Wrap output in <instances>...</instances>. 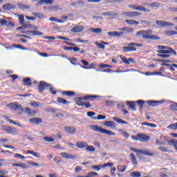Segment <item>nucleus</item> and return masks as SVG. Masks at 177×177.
I'll return each instance as SVG.
<instances>
[{
  "mask_svg": "<svg viewBox=\"0 0 177 177\" xmlns=\"http://www.w3.org/2000/svg\"><path fill=\"white\" fill-rule=\"evenodd\" d=\"M157 48L158 50H156L157 56L158 57H161L162 59H168V57H171V55H174L176 56V51L174 50V48L165 46H158Z\"/></svg>",
  "mask_w": 177,
  "mask_h": 177,
  "instance_id": "obj_1",
  "label": "nucleus"
},
{
  "mask_svg": "<svg viewBox=\"0 0 177 177\" xmlns=\"http://www.w3.org/2000/svg\"><path fill=\"white\" fill-rule=\"evenodd\" d=\"M97 97H100V96L88 95L84 97H75V100L77 106L89 109V107H91V103L89 102H83L82 100H90L91 102H93V100H95V99H97Z\"/></svg>",
  "mask_w": 177,
  "mask_h": 177,
  "instance_id": "obj_2",
  "label": "nucleus"
},
{
  "mask_svg": "<svg viewBox=\"0 0 177 177\" xmlns=\"http://www.w3.org/2000/svg\"><path fill=\"white\" fill-rule=\"evenodd\" d=\"M167 143L169 146H173L174 149H175V150H176V151H177V140H174V139L168 140V137L167 136H162L160 137V140L156 138V142H155V144L157 146L167 145Z\"/></svg>",
  "mask_w": 177,
  "mask_h": 177,
  "instance_id": "obj_3",
  "label": "nucleus"
},
{
  "mask_svg": "<svg viewBox=\"0 0 177 177\" xmlns=\"http://www.w3.org/2000/svg\"><path fill=\"white\" fill-rule=\"evenodd\" d=\"M153 30L148 29L147 30H140L137 32L136 35L142 37L144 39H151L152 41H160L161 37L157 35H153Z\"/></svg>",
  "mask_w": 177,
  "mask_h": 177,
  "instance_id": "obj_4",
  "label": "nucleus"
},
{
  "mask_svg": "<svg viewBox=\"0 0 177 177\" xmlns=\"http://www.w3.org/2000/svg\"><path fill=\"white\" fill-rule=\"evenodd\" d=\"M92 131L95 132H100V133H104V135H109V136H115V133L111 131V130H106L103 127L97 125H91L89 126Z\"/></svg>",
  "mask_w": 177,
  "mask_h": 177,
  "instance_id": "obj_5",
  "label": "nucleus"
},
{
  "mask_svg": "<svg viewBox=\"0 0 177 177\" xmlns=\"http://www.w3.org/2000/svg\"><path fill=\"white\" fill-rule=\"evenodd\" d=\"M128 46L122 47V50L124 52H136V48H140L143 46L142 44H138L134 42H131L127 44Z\"/></svg>",
  "mask_w": 177,
  "mask_h": 177,
  "instance_id": "obj_6",
  "label": "nucleus"
},
{
  "mask_svg": "<svg viewBox=\"0 0 177 177\" xmlns=\"http://www.w3.org/2000/svg\"><path fill=\"white\" fill-rule=\"evenodd\" d=\"M130 150L131 151H134V153H137L138 156H139V154H142V156H148V157H153V155L154 154V153L151 152V150L145 151L142 149H138L133 147H130Z\"/></svg>",
  "mask_w": 177,
  "mask_h": 177,
  "instance_id": "obj_7",
  "label": "nucleus"
},
{
  "mask_svg": "<svg viewBox=\"0 0 177 177\" xmlns=\"http://www.w3.org/2000/svg\"><path fill=\"white\" fill-rule=\"evenodd\" d=\"M114 164L111 162H106L104 165H92L91 166V169H93L94 171H100L101 168H107V167H113Z\"/></svg>",
  "mask_w": 177,
  "mask_h": 177,
  "instance_id": "obj_8",
  "label": "nucleus"
},
{
  "mask_svg": "<svg viewBox=\"0 0 177 177\" xmlns=\"http://www.w3.org/2000/svg\"><path fill=\"white\" fill-rule=\"evenodd\" d=\"M37 88L39 93H42L46 88H50V84H48L45 81H40Z\"/></svg>",
  "mask_w": 177,
  "mask_h": 177,
  "instance_id": "obj_9",
  "label": "nucleus"
},
{
  "mask_svg": "<svg viewBox=\"0 0 177 177\" xmlns=\"http://www.w3.org/2000/svg\"><path fill=\"white\" fill-rule=\"evenodd\" d=\"M137 138H138V140L140 141L141 143H147V142L150 140V136L143 133H138Z\"/></svg>",
  "mask_w": 177,
  "mask_h": 177,
  "instance_id": "obj_10",
  "label": "nucleus"
},
{
  "mask_svg": "<svg viewBox=\"0 0 177 177\" xmlns=\"http://www.w3.org/2000/svg\"><path fill=\"white\" fill-rule=\"evenodd\" d=\"M157 26H159V27H172L174 26V24L168 22L167 21H156Z\"/></svg>",
  "mask_w": 177,
  "mask_h": 177,
  "instance_id": "obj_11",
  "label": "nucleus"
},
{
  "mask_svg": "<svg viewBox=\"0 0 177 177\" xmlns=\"http://www.w3.org/2000/svg\"><path fill=\"white\" fill-rule=\"evenodd\" d=\"M69 60H70L71 64H73V66H80L82 68H84V70H89V69L92 68V66H84L79 63L73 62H77V58H75V57H72V58L69 59Z\"/></svg>",
  "mask_w": 177,
  "mask_h": 177,
  "instance_id": "obj_12",
  "label": "nucleus"
},
{
  "mask_svg": "<svg viewBox=\"0 0 177 177\" xmlns=\"http://www.w3.org/2000/svg\"><path fill=\"white\" fill-rule=\"evenodd\" d=\"M22 111H24V113H26V114H27L28 115H30V117H34L35 116V115L37 114V111L35 110H31L30 108L28 107H26L22 109Z\"/></svg>",
  "mask_w": 177,
  "mask_h": 177,
  "instance_id": "obj_13",
  "label": "nucleus"
},
{
  "mask_svg": "<svg viewBox=\"0 0 177 177\" xmlns=\"http://www.w3.org/2000/svg\"><path fill=\"white\" fill-rule=\"evenodd\" d=\"M120 57L122 60V62H123V63H124V64H131V63H133V64H135L136 63V61H135V59H133V58H129L128 59H127V57H122L121 55H120Z\"/></svg>",
  "mask_w": 177,
  "mask_h": 177,
  "instance_id": "obj_14",
  "label": "nucleus"
},
{
  "mask_svg": "<svg viewBox=\"0 0 177 177\" xmlns=\"http://www.w3.org/2000/svg\"><path fill=\"white\" fill-rule=\"evenodd\" d=\"M8 106L11 110H14L15 111H17V110H21L23 111V106L19 104L10 103Z\"/></svg>",
  "mask_w": 177,
  "mask_h": 177,
  "instance_id": "obj_15",
  "label": "nucleus"
},
{
  "mask_svg": "<svg viewBox=\"0 0 177 177\" xmlns=\"http://www.w3.org/2000/svg\"><path fill=\"white\" fill-rule=\"evenodd\" d=\"M0 26H6V27H14L15 24L12 21H8L6 19H0Z\"/></svg>",
  "mask_w": 177,
  "mask_h": 177,
  "instance_id": "obj_16",
  "label": "nucleus"
},
{
  "mask_svg": "<svg viewBox=\"0 0 177 177\" xmlns=\"http://www.w3.org/2000/svg\"><path fill=\"white\" fill-rule=\"evenodd\" d=\"M146 103L149 106H151V107H157L158 104H161V103H162V101L148 100V101H146Z\"/></svg>",
  "mask_w": 177,
  "mask_h": 177,
  "instance_id": "obj_17",
  "label": "nucleus"
},
{
  "mask_svg": "<svg viewBox=\"0 0 177 177\" xmlns=\"http://www.w3.org/2000/svg\"><path fill=\"white\" fill-rule=\"evenodd\" d=\"M60 156H62L63 158H66L67 160H74V158H76L75 156L67 152H62Z\"/></svg>",
  "mask_w": 177,
  "mask_h": 177,
  "instance_id": "obj_18",
  "label": "nucleus"
},
{
  "mask_svg": "<svg viewBox=\"0 0 177 177\" xmlns=\"http://www.w3.org/2000/svg\"><path fill=\"white\" fill-rule=\"evenodd\" d=\"M84 29L85 28L84 27V26H76L71 29V32H82V31H84Z\"/></svg>",
  "mask_w": 177,
  "mask_h": 177,
  "instance_id": "obj_19",
  "label": "nucleus"
},
{
  "mask_svg": "<svg viewBox=\"0 0 177 177\" xmlns=\"http://www.w3.org/2000/svg\"><path fill=\"white\" fill-rule=\"evenodd\" d=\"M64 131L67 133H70L71 135H73L75 133V132H77V129L73 127L66 126V127H64Z\"/></svg>",
  "mask_w": 177,
  "mask_h": 177,
  "instance_id": "obj_20",
  "label": "nucleus"
},
{
  "mask_svg": "<svg viewBox=\"0 0 177 177\" xmlns=\"http://www.w3.org/2000/svg\"><path fill=\"white\" fill-rule=\"evenodd\" d=\"M29 122L31 124H34L35 125H38V124H41L42 122V118H32L28 120Z\"/></svg>",
  "mask_w": 177,
  "mask_h": 177,
  "instance_id": "obj_21",
  "label": "nucleus"
},
{
  "mask_svg": "<svg viewBox=\"0 0 177 177\" xmlns=\"http://www.w3.org/2000/svg\"><path fill=\"white\" fill-rule=\"evenodd\" d=\"M3 9L4 10H12V9H16V6L12 3H5L3 5Z\"/></svg>",
  "mask_w": 177,
  "mask_h": 177,
  "instance_id": "obj_22",
  "label": "nucleus"
},
{
  "mask_svg": "<svg viewBox=\"0 0 177 177\" xmlns=\"http://www.w3.org/2000/svg\"><path fill=\"white\" fill-rule=\"evenodd\" d=\"M107 35L109 37H122V35H124V32H108Z\"/></svg>",
  "mask_w": 177,
  "mask_h": 177,
  "instance_id": "obj_23",
  "label": "nucleus"
},
{
  "mask_svg": "<svg viewBox=\"0 0 177 177\" xmlns=\"http://www.w3.org/2000/svg\"><path fill=\"white\" fill-rule=\"evenodd\" d=\"M52 5L53 1L52 0H40L36 3V6H41V5Z\"/></svg>",
  "mask_w": 177,
  "mask_h": 177,
  "instance_id": "obj_24",
  "label": "nucleus"
},
{
  "mask_svg": "<svg viewBox=\"0 0 177 177\" xmlns=\"http://www.w3.org/2000/svg\"><path fill=\"white\" fill-rule=\"evenodd\" d=\"M127 106L133 110V111H136V102L135 101H127Z\"/></svg>",
  "mask_w": 177,
  "mask_h": 177,
  "instance_id": "obj_25",
  "label": "nucleus"
},
{
  "mask_svg": "<svg viewBox=\"0 0 177 177\" xmlns=\"http://www.w3.org/2000/svg\"><path fill=\"white\" fill-rule=\"evenodd\" d=\"M12 48H16L17 49H21V50H27V48H24L21 44H12V46H6V49H12Z\"/></svg>",
  "mask_w": 177,
  "mask_h": 177,
  "instance_id": "obj_26",
  "label": "nucleus"
},
{
  "mask_svg": "<svg viewBox=\"0 0 177 177\" xmlns=\"http://www.w3.org/2000/svg\"><path fill=\"white\" fill-rule=\"evenodd\" d=\"M95 44L100 49H106V46L104 45H109V43L106 42L104 41H101L100 43H98L97 41H95Z\"/></svg>",
  "mask_w": 177,
  "mask_h": 177,
  "instance_id": "obj_27",
  "label": "nucleus"
},
{
  "mask_svg": "<svg viewBox=\"0 0 177 177\" xmlns=\"http://www.w3.org/2000/svg\"><path fill=\"white\" fill-rule=\"evenodd\" d=\"M133 28H129V27H123L120 29H119V31H121L120 32H124V34H125V32L127 34H129V32H133Z\"/></svg>",
  "mask_w": 177,
  "mask_h": 177,
  "instance_id": "obj_28",
  "label": "nucleus"
},
{
  "mask_svg": "<svg viewBox=\"0 0 177 177\" xmlns=\"http://www.w3.org/2000/svg\"><path fill=\"white\" fill-rule=\"evenodd\" d=\"M26 34H28V35H43V33L39 30H28Z\"/></svg>",
  "mask_w": 177,
  "mask_h": 177,
  "instance_id": "obj_29",
  "label": "nucleus"
},
{
  "mask_svg": "<svg viewBox=\"0 0 177 177\" xmlns=\"http://www.w3.org/2000/svg\"><path fill=\"white\" fill-rule=\"evenodd\" d=\"M76 146H77V147H78V149H85V147L86 148V147L88 146V142H77L76 143Z\"/></svg>",
  "mask_w": 177,
  "mask_h": 177,
  "instance_id": "obj_30",
  "label": "nucleus"
},
{
  "mask_svg": "<svg viewBox=\"0 0 177 177\" xmlns=\"http://www.w3.org/2000/svg\"><path fill=\"white\" fill-rule=\"evenodd\" d=\"M99 176V174L95 171H90L87 176H77L76 177H97Z\"/></svg>",
  "mask_w": 177,
  "mask_h": 177,
  "instance_id": "obj_31",
  "label": "nucleus"
},
{
  "mask_svg": "<svg viewBox=\"0 0 177 177\" xmlns=\"http://www.w3.org/2000/svg\"><path fill=\"white\" fill-rule=\"evenodd\" d=\"M62 93L63 96H68L69 97H73V96H75V92L74 91H63Z\"/></svg>",
  "mask_w": 177,
  "mask_h": 177,
  "instance_id": "obj_32",
  "label": "nucleus"
},
{
  "mask_svg": "<svg viewBox=\"0 0 177 177\" xmlns=\"http://www.w3.org/2000/svg\"><path fill=\"white\" fill-rule=\"evenodd\" d=\"M136 10H139V12H145V13H150V10L141 6H136Z\"/></svg>",
  "mask_w": 177,
  "mask_h": 177,
  "instance_id": "obj_33",
  "label": "nucleus"
},
{
  "mask_svg": "<svg viewBox=\"0 0 177 177\" xmlns=\"http://www.w3.org/2000/svg\"><path fill=\"white\" fill-rule=\"evenodd\" d=\"M23 81L25 86H31V85H32V83L31 82V78L30 77H25L24 78Z\"/></svg>",
  "mask_w": 177,
  "mask_h": 177,
  "instance_id": "obj_34",
  "label": "nucleus"
},
{
  "mask_svg": "<svg viewBox=\"0 0 177 177\" xmlns=\"http://www.w3.org/2000/svg\"><path fill=\"white\" fill-rule=\"evenodd\" d=\"M125 23L127 24H130L131 26H138L139 24V21L133 20V19H126L124 20Z\"/></svg>",
  "mask_w": 177,
  "mask_h": 177,
  "instance_id": "obj_35",
  "label": "nucleus"
},
{
  "mask_svg": "<svg viewBox=\"0 0 177 177\" xmlns=\"http://www.w3.org/2000/svg\"><path fill=\"white\" fill-rule=\"evenodd\" d=\"M129 157H130V160L132 162V165L136 167V165H138V161L136 160V158L135 157V155H133V153H131Z\"/></svg>",
  "mask_w": 177,
  "mask_h": 177,
  "instance_id": "obj_36",
  "label": "nucleus"
},
{
  "mask_svg": "<svg viewBox=\"0 0 177 177\" xmlns=\"http://www.w3.org/2000/svg\"><path fill=\"white\" fill-rule=\"evenodd\" d=\"M57 103H59L61 104H68L70 102H67V100L63 97H58L57 98Z\"/></svg>",
  "mask_w": 177,
  "mask_h": 177,
  "instance_id": "obj_37",
  "label": "nucleus"
},
{
  "mask_svg": "<svg viewBox=\"0 0 177 177\" xmlns=\"http://www.w3.org/2000/svg\"><path fill=\"white\" fill-rule=\"evenodd\" d=\"M144 5H147V6H150V8H159L160 7V3L158 2H153L151 3H145Z\"/></svg>",
  "mask_w": 177,
  "mask_h": 177,
  "instance_id": "obj_38",
  "label": "nucleus"
},
{
  "mask_svg": "<svg viewBox=\"0 0 177 177\" xmlns=\"http://www.w3.org/2000/svg\"><path fill=\"white\" fill-rule=\"evenodd\" d=\"M102 15V16H118V13H117V12L114 13V12H113V11L103 12Z\"/></svg>",
  "mask_w": 177,
  "mask_h": 177,
  "instance_id": "obj_39",
  "label": "nucleus"
},
{
  "mask_svg": "<svg viewBox=\"0 0 177 177\" xmlns=\"http://www.w3.org/2000/svg\"><path fill=\"white\" fill-rule=\"evenodd\" d=\"M43 140H44V142H47L48 143H53V142H55V138L50 136L44 137Z\"/></svg>",
  "mask_w": 177,
  "mask_h": 177,
  "instance_id": "obj_40",
  "label": "nucleus"
},
{
  "mask_svg": "<svg viewBox=\"0 0 177 177\" xmlns=\"http://www.w3.org/2000/svg\"><path fill=\"white\" fill-rule=\"evenodd\" d=\"M18 7L21 10H28V9H30V6H27V5L21 4V3L18 4Z\"/></svg>",
  "mask_w": 177,
  "mask_h": 177,
  "instance_id": "obj_41",
  "label": "nucleus"
},
{
  "mask_svg": "<svg viewBox=\"0 0 177 177\" xmlns=\"http://www.w3.org/2000/svg\"><path fill=\"white\" fill-rule=\"evenodd\" d=\"M104 125H105V127H113L115 128V122L113 121H106L104 123Z\"/></svg>",
  "mask_w": 177,
  "mask_h": 177,
  "instance_id": "obj_42",
  "label": "nucleus"
},
{
  "mask_svg": "<svg viewBox=\"0 0 177 177\" xmlns=\"http://www.w3.org/2000/svg\"><path fill=\"white\" fill-rule=\"evenodd\" d=\"M137 104H138V109L139 110H142L143 109V106H145V101L140 100L136 102Z\"/></svg>",
  "mask_w": 177,
  "mask_h": 177,
  "instance_id": "obj_43",
  "label": "nucleus"
},
{
  "mask_svg": "<svg viewBox=\"0 0 177 177\" xmlns=\"http://www.w3.org/2000/svg\"><path fill=\"white\" fill-rule=\"evenodd\" d=\"M32 15L35 16V17H38L39 19H44L45 15L42 12H32Z\"/></svg>",
  "mask_w": 177,
  "mask_h": 177,
  "instance_id": "obj_44",
  "label": "nucleus"
},
{
  "mask_svg": "<svg viewBox=\"0 0 177 177\" xmlns=\"http://www.w3.org/2000/svg\"><path fill=\"white\" fill-rule=\"evenodd\" d=\"M165 34L170 37V35H177V32L175 30H165Z\"/></svg>",
  "mask_w": 177,
  "mask_h": 177,
  "instance_id": "obj_45",
  "label": "nucleus"
},
{
  "mask_svg": "<svg viewBox=\"0 0 177 177\" xmlns=\"http://www.w3.org/2000/svg\"><path fill=\"white\" fill-rule=\"evenodd\" d=\"M126 170H127L126 165H118V172H125Z\"/></svg>",
  "mask_w": 177,
  "mask_h": 177,
  "instance_id": "obj_46",
  "label": "nucleus"
},
{
  "mask_svg": "<svg viewBox=\"0 0 177 177\" xmlns=\"http://www.w3.org/2000/svg\"><path fill=\"white\" fill-rule=\"evenodd\" d=\"M30 106H32V107H42V104L33 101L30 102Z\"/></svg>",
  "mask_w": 177,
  "mask_h": 177,
  "instance_id": "obj_47",
  "label": "nucleus"
},
{
  "mask_svg": "<svg viewBox=\"0 0 177 177\" xmlns=\"http://www.w3.org/2000/svg\"><path fill=\"white\" fill-rule=\"evenodd\" d=\"M90 31H91V32H93L94 34H100V32H102V28H91Z\"/></svg>",
  "mask_w": 177,
  "mask_h": 177,
  "instance_id": "obj_48",
  "label": "nucleus"
},
{
  "mask_svg": "<svg viewBox=\"0 0 177 177\" xmlns=\"http://www.w3.org/2000/svg\"><path fill=\"white\" fill-rule=\"evenodd\" d=\"M158 74H162V73L161 72H157V71H154V72H146L145 73V75L147 76H150V75H158Z\"/></svg>",
  "mask_w": 177,
  "mask_h": 177,
  "instance_id": "obj_49",
  "label": "nucleus"
},
{
  "mask_svg": "<svg viewBox=\"0 0 177 177\" xmlns=\"http://www.w3.org/2000/svg\"><path fill=\"white\" fill-rule=\"evenodd\" d=\"M19 22L20 26H24V16L23 15H19Z\"/></svg>",
  "mask_w": 177,
  "mask_h": 177,
  "instance_id": "obj_50",
  "label": "nucleus"
},
{
  "mask_svg": "<svg viewBox=\"0 0 177 177\" xmlns=\"http://www.w3.org/2000/svg\"><path fill=\"white\" fill-rule=\"evenodd\" d=\"M113 120H114V121H116L118 124H128V122H127L126 121L122 120V119H118V118H113Z\"/></svg>",
  "mask_w": 177,
  "mask_h": 177,
  "instance_id": "obj_51",
  "label": "nucleus"
},
{
  "mask_svg": "<svg viewBox=\"0 0 177 177\" xmlns=\"http://www.w3.org/2000/svg\"><path fill=\"white\" fill-rule=\"evenodd\" d=\"M92 120H106V115H98L97 117H92Z\"/></svg>",
  "mask_w": 177,
  "mask_h": 177,
  "instance_id": "obj_52",
  "label": "nucleus"
},
{
  "mask_svg": "<svg viewBox=\"0 0 177 177\" xmlns=\"http://www.w3.org/2000/svg\"><path fill=\"white\" fill-rule=\"evenodd\" d=\"M131 177H141L142 174L139 171H133L131 173Z\"/></svg>",
  "mask_w": 177,
  "mask_h": 177,
  "instance_id": "obj_53",
  "label": "nucleus"
},
{
  "mask_svg": "<svg viewBox=\"0 0 177 177\" xmlns=\"http://www.w3.org/2000/svg\"><path fill=\"white\" fill-rule=\"evenodd\" d=\"M98 67L100 68H111V65H109L107 64H99Z\"/></svg>",
  "mask_w": 177,
  "mask_h": 177,
  "instance_id": "obj_54",
  "label": "nucleus"
},
{
  "mask_svg": "<svg viewBox=\"0 0 177 177\" xmlns=\"http://www.w3.org/2000/svg\"><path fill=\"white\" fill-rule=\"evenodd\" d=\"M27 153L28 154H32V156H34V157H36L37 158H39V155H38L37 152H35L34 151L28 150Z\"/></svg>",
  "mask_w": 177,
  "mask_h": 177,
  "instance_id": "obj_55",
  "label": "nucleus"
},
{
  "mask_svg": "<svg viewBox=\"0 0 177 177\" xmlns=\"http://www.w3.org/2000/svg\"><path fill=\"white\" fill-rule=\"evenodd\" d=\"M162 66H167V67H169V69L171 71H175V67L174 66V64H165V63H163L162 64Z\"/></svg>",
  "mask_w": 177,
  "mask_h": 177,
  "instance_id": "obj_56",
  "label": "nucleus"
},
{
  "mask_svg": "<svg viewBox=\"0 0 177 177\" xmlns=\"http://www.w3.org/2000/svg\"><path fill=\"white\" fill-rule=\"evenodd\" d=\"M86 149L87 150V151H90L91 153H93V151H95L96 150L95 147H93V146H88V145H87V147H86Z\"/></svg>",
  "mask_w": 177,
  "mask_h": 177,
  "instance_id": "obj_57",
  "label": "nucleus"
},
{
  "mask_svg": "<svg viewBox=\"0 0 177 177\" xmlns=\"http://www.w3.org/2000/svg\"><path fill=\"white\" fill-rule=\"evenodd\" d=\"M169 109L170 110H171V111H177V103H174L173 104H171Z\"/></svg>",
  "mask_w": 177,
  "mask_h": 177,
  "instance_id": "obj_58",
  "label": "nucleus"
},
{
  "mask_svg": "<svg viewBox=\"0 0 177 177\" xmlns=\"http://www.w3.org/2000/svg\"><path fill=\"white\" fill-rule=\"evenodd\" d=\"M29 27H31V24H26L23 26L17 28V30H23V28H29Z\"/></svg>",
  "mask_w": 177,
  "mask_h": 177,
  "instance_id": "obj_59",
  "label": "nucleus"
},
{
  "mask_svg": "<svg viewBox=\"0 0 177 177\" xmlns=\"http://www.w3.org/2000/svg\"><path fill=\"white\" fill-rule=\"evenodd\" d=\"M142 15V12L138 11L131 12V17H138V16Z\"/></svg>",
  "mask_w": 177,
  "mask_h": 177,
  "instance_id": "obj_60",
  "label": "nucleus"
},
{
  "mask_svg": "<svg viewBox=\"0 0 177 177\" xmlns=\"http://www.w3.org/2000/svg\"><path fill=\"white\" fill-rule=\"evenodd\" d=\"M167 128H169V129H177V122L169 124Z\"/></svg>",
  "mask_w": 177,
  "mask_h": 177,
  "instance_id": "obj_61",
  "label": "nucleus"
},
{
  "mask_svg": "<svg viewBox=\"0 0 177 177\" xmlns=\"http://www.w3.org/2000/svg\"><path fill=\"white\" fill-rule=\"evenodd\" d=\"M3 131L6 132L7 133H13V129L10 128V127L3 129Z\"/></svg>",
  "mask_w": 177,
  "mask_h": 177,
  "instance_id": "obj_62",
  "label": "nucleus"
},
{
  "mask_svg": "<svg viewBox=\"0 0 177 177\" xmlns=\"http://www.w3.org/2000/svg\"><path fill=\"white\" fill-rule=\"evenodd\" d=\"M9 78H12V82L16 81V80H17V78H19V75H8Z\"/></svg>",
  "mask_w": 177,
  "mask_h": 177,
  "instance_id": "obj_63",
  "label": "nucleus"
},
{
  "mask_svg": "<svg viewBox=\"0 0 177 177\" xmlns=\"http://www.w3.org/2000/svg\"><path fill=\"white\" fill-rule=\"evenodd\" d=\"M115 167L111 168V176H115Z\"/></svg>",
  "mask_w": 177,
  "mask_h": 177,
  "instance_id": "obj_64",
  "label": "nucleus"
}]
</instances>
